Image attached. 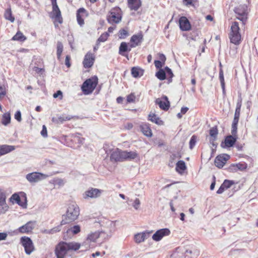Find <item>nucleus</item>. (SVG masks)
Instances as JSON below:
<instances>
[{
  "mask_svg": "<svg viewBox=\"0 0 258 258\" xmlns=\"http://www.w3.org/2000/svg\"><path fill=\"white\" fill-rule=\"evenodd\" d=\"M63 51V45L61 42H57V51L56 54L58 59H60L62 52Z\"/></svg>",
  "mask_w": 258,
  "mask_h": 258,
  "instance_id": "obj_44",
  "label": "nucleus"
},
{
  "mask_svg": "<svg viewBox=\"0 0 258 258\" xmlns=\"http://www.w3.org/2000/svg\"><path fill=\"white\" fill-rule=\"evenodd\" d=\"M140 128L141 131L145 136L147 137H151L152 136V132L149 124L147 123L142 122L140 124Z\"/></svg>",
  "mask_w": 258,
  "mask_h": 258,
  "instance_id": "obj_26",
  "label": "nucleus"
},
{
  "mask_svg": "<svg viewBox=\"0 0 258 258\" xmlns=\"http://www.w3.org/2000/svg\"><path fill=\"white\" fill-rule=\"evenodd\" d=\"M140 204H141V203H140L139 199L138 198H136L135 199V200L134 201V202L133 204V206L134 207V208L135 209L138 210L139 208Z\"/></svg>",
  "mask_w": 258,
  "mask_h": 258,
  "instance_id": "obj_55",
  "label": "nucleus"
},
{
  "mask_svg": "<svg viewBox=\"0 0 258 258\" xmlns=\"http://www.w3.org/2000/svg\"><path fill=\"white\" fill-rule=\"evenodd\" d=\"M109 36V35L108 32H104L102 33L97 40V42H98V44H100V42H104L106 41L107 40Z\"/></svg>",
  "mask_w": 258,
  "mask_h": 258,
  "instance_id": "obj_43",
  "label": "nucleus"
},
{
  "mask_svg": "<svg viewBox=\"0 0 258 258\" xmlns=\"http://www.w3.org/2000/svg\"><path fill=\"white\" fill-rule=\"evenodd\" d=\"M122 12L119 7L110 9L106 17L107 22L111 24L119 23L122 19Z\"/></svg>",
  "mask_w": 258,
  "mask_h": 258,
  "instance_id": "obj_3",
  "label": "nucleus"
},
{
  "mask_svg": "<svg viewBox=\"0 0 258 258\" xmlns=\"http://www.w3.org/2000/svg\"><path fill=\"white\" fill-rule=\"evenodd\" d=\"M229 170L231 172H236V171H238L237 167L236 166L235 164H233L231 165L230 166V167H229Z\"/></svg>",
  "mask_w": 258,
  "mask_h": 258,
  "instance_id": "obj_62",
  "label": "nucleus"
},
{
  "mask_svg": "<svg viewBox=\"0 0 258 258\" xmlns=\"http://www.w3.org/2000/svg\"><path fill=\"white\" fill-rule=\"evenodd\" d=\"M235 165L238 170L242 171L247 168V164L245 163H238Z\"/></svg>",
  "mask_w": 258,
  "mask_h": 258,
  "instance_id": "obj_51",
  "label": "nucleus"
},
{
  "mask_svg": "<svg viewBox=\"0 0 258 258\" xmlns=\"http://www.w3.org/2000/svg\"><path fill=\"white\" fill-rule=\"evenodd\" d=\"M230 156L226 154L217 156L215 159V165L219 168H221L229 159Z\"/></svg>",
  "mask_w": 258,
  "mask_h": 258,
  "instance_id": "obj_18",
  "label": "nucleus"
},
{
  "mask_svg": "<svg viewBox=\"0 0 258 258\" xmlns=\"http://www.w3.org/2000/svg\"><path fill=\"white\" fill-rule=\"evenodd\" d=\"M128 7L131 10L137 11L142 6L141 0H127Z\"/></svg>",
  "mask_w": 258,
  "mask_h": 258,
  "instance_id": "obj_27",
  "label": "nucleus"
},
{
  "mask_svg": "<svg viewBox=\"0 0 258 258\" xmlns=\"http://www.w3.org/2000/svg\"><path fill=\"white\" fill-rule=\"evenodd\" d=\"M102 192V190L98 188H91L86 190L83 195L85 199L89 198H97L99 197Z\"/></svg>",
  "mask_w": 258,
  "mask_h": 258,
  "instance_id": "obj_14",
  "label": "nucleus"
},
{
  "mask_svg": "<svg viewBox=\"0 0 258 258\" xmlns=\"http://www.w3.org/2000/svg\"><path fill=\"white\" fill-rule=\"evenodd\" d=\"M36 225V221H30L25 225L19 228V231L22 233H28L31 232L34 228Z\"/></svg>",
  "mask_w": 258,
  "mask_h": 258,
  "instance_id": "obj_19",
  "label": "nucleus"
},
{
  "mask_svg": "<svg viewBox=\"0 0 258 258\" xmlns=\"http://www.w3.org/2000/svg\"><path fill=\"white\" fill-rule=\"evenodd\" d=\"M110 159L111 161H123L124 159V151H122L118 149L114 151L110 155Z\"/></svg>",
  "mask_w": 258,
  "mask_h": 258,
  "instance_id": "obj_20",
  "label": "nucleus"
},
{
  "mask_svg": "<svg viewBox=\"0 0 258 258\" xmlns=\"http://www.w3.org/2000/svg\"><path fill=\"white\" fill-rule=\"evenodd\" d=\"M148 119L153 122L161 125L163 124V121L160 118L157 117L156 114H149L148 115Z\"/></svg>",
  "mask_w": 258,
  "mask_h": 258,
  "instance_id": "obj_39",
  "label": "nucleus"
},
{
  "mask_svg": "<svg viewBox=\"0 0 258 258\" xmlns=\"http://www.w3.org/2000/svg\"><path fill=\"white\" fill-rule=\"evenodd\" d=\"M100 233L98 231H95L94 232H92L90 233L86 240V242L87 243L89 242H94L99 237Z\"/></svg>",
  "mask_w": 258,
  "mask_h": 258,
  "instance_id": "obj_35",
  "label": "nucleus"
},
{
  "mask_svg": "<svg viewBox=\"0 0 258 258\" xmlns=\"http://www.w3.org/2000/svg\"><path fill=\"white\" fill-rule=\"evenodd\" d=\"M212 178L213 181L210 185V189L212 190L214 189L216 184V177L214 175H213Z\"/></svg>",
  "mask_w": 258,
  "mask_h": 258,
  "instance_id": "obj_64",
  "label": "nucleus"
},
{
  "mask_svg": "<svg viewBox=\"0 0 258 258\" xmlns=\"http://www.w3.org/2000/svg\"><path fill=\"white\" fill-rule=\"evenodd\" d=\"M21 194L23 195L21 198L18 194L14 193L9 199V201L13 204L16 203L22 208H26L27 207V198L26 194L23 192H21Z\"/></svg>",
  "mask_w": 258,
  "mask_h": 258,
  "instance_id": "obj_9",
  "label": "nucleus"
},
{
  "mask_svg": "<svg viewBox=\"0 0 258 258\" xmlns=\"http://www.w3.org/2000/svg\"><path fill=\"white\" fill-rule=\"evenodd\" d=\"M88 16V13L83 8H80L77 12V20L80 26L84 25V20Z\"/></svg>",
  "mask_w": 258,
  "mask_h": 258,
  "instance_id": "obj_15",
  "label": "nucleus"
},
{
  "mask_svg": "<svg viewBox=\"0 0 258 258\" xmlns=\"http://www.w3.org/2000/svg\"><path fill=\"white\" fill-rule=\"evenodd\" d=\"M237 124H232L231 134L234 136H236Z\"/></svg>",
  "mask_w": 258,
  "mask_h": 258,
  "instance_id": "obj_58",
  "label": "nucleus"
},
{
  "mask_svg": "<svg viewBox=\"0 0 258 258\" xmlns=\"http://www.w3.org/2000/svg\"><path fill=\"white\" fill-rule=\"evenodd\" d=\"M131 74L133 77H141L144 74V70L139 67H133L131 69Z\"/></svg>",
  "mask_w": 258,
  "mask_h": 258,
  "instance_id": "obj_34",
  "label": "nucleus"
},
{
  "mask_svg": "<svg viewBox=\"0 0 258 258\" xmlns=\"http://www.w3.org/2000/svg\"><path fill=\"white\" fill-rule=\"evenodd\" d=\"M80 214V209L76 204H72L69 205L66 214L63 215V219L61 221V225L71 222L76 220Z\"/></svg>",
  "mask_w": 258,
  "mask_h": 258,
  "instance_id": "obj_2",
  "label": "nucleus"
},
{
  "mask_svg": "<svg viewBox=\"0 0 258 258\" xmlns=\"http://www.w3.org/2000/svg\"><path fill=\"white\" fill-rule=\"evenodd\" d=\"M156 103L159 105L160 108L164 111H167L170 106V103L167 99V97L157 99L156 101Z\"/></svg>",
  "mask_w": 258,
  "mask_h": 258,
  "instance_id": "obj_24",
  "label": "nucleus"
},
{
  "mask_svg": "<svg viewBox=\"0 0 258 258\" xmlns=\"http://www.w3.org/2000/svg\"><path fill=\"white\" fill-rule=\"evenodd\" d=\"M95 55L90 52H88L84 56L83 61V64L85 68L89 69L91 68L95 61Z\"/></svg>",
  "mask_w": 258,
  "mask_h": 258,
  "instance_id": "obj_13",
  "label": "nucleus"
},
{
  "mask_svg": "<svg viewBox=\"0 0 258 258\" xmlns=\"http://www.w3.org/2000/svg\"><path fill=\"white\" fill-rule=\"evenodd\" d=\"M130 46V43H127L125 42H122L119 47V51L118 53L120 55L127 57V54H126L127 52H130L132 48Z\"/></svg>",
  "mask_w": 258,
  "mask_h": 258,
  "instance_id": "obj_23",
  "label": "nucleus"
},
{
  "mask_svg": "<svg viewBox=\"0 0 258 258\" xmlns=\"http://www.w3.org/2000/svg\"><path fill=\"white\" fill-rule=\"evenodd\" d=\"M239 31L240 28L238 22H233L231 26L229 38L230 42L235 45L239 44L241 40V35Z\"/></svg>",
  "mask_w": 258,
  "mask_h": 258,
  "instance_id": "obj_5",
  "label": "nucleus"
},
{
  "mask_svg": "<svg viewBox=\"0 0 258 258\" xmlns=\"http://www.w3.org/2000/svg\"><path fill=\"white\" fill-rule=\"evenodd\" d=\"M196 141H197L196 136L195 135L192 136L191 137V138H190V140L189 141V143L190 149H191L194 148V147L196 145Z\"/></svg>",
  "mask_w": 258,
  "mask_h": 258,
  "instance_id": "obj_52",
  "label": "nucleus"
},
{
  "mask_svg": "<svg viewBox=\"0 0 258 258\" xmlns=\"http://www.w3.org/2000/svg\"><path fill=\"white\" fill-rule=\"evenodd\" d=\"M220 69H219V80L221 83V87L223 90V93H225V80H224V72L222 69V66L221 64V63H220L219 64Z\"/></svg>",
  "mask_w": 258,
  "mask_h": 258,
  "instance_id": "obj_33",
  "label": "nucleus"
},
{
  "mask_svg": "<svg viewBox=\"0 0 258 258\" xmlns=\"http://www.w3.org/2000/svg\"><path fill=\"white\" fill-rule=\"evenodd\" d=\"M237 140V136H234L232 135H229L227 136L224 141L225 146L226 147H231L235 143Z\"/></svg>",
  "mask_w": 258,
  "mask_h": 258,
  "instance_id": "obj_30",
  "label": "nucleus"
},
{
  "mask_svg": "<svg viewBox=\"0 0 258 258\" xmlns=\"http://www.w3.org/2000/svg\"><path fill=\"white\" fill-rule=\"evenodd\" d=\"M181 156L179 153H173L171 155L170 157V162L172 164L174 163V161L176 160V159L180 158Z\"/></svg>",
  "mask_w": 258,
  "mask_h": 258,
  "instance_id": "obj_49",
  "label": "nucleus"
},
{
  "mask_svg": "<svg viewBox=\"0 0 258 258\" xmlns=\"http://www.w3.org/2000/svg\"><path fill=\"white\" fill-rule=\"evenodd\" d=\"M40 133L43 137L46 138L47 137V128L45 125L42 126V129Z\"/></svg>",
  "mask_w": 258,
  "mask_h": 258,
  "instance_id": "obj_57",
  "label": "nucleus"
},
{
  "mask_svg": "<svg viewBox=\"0 0 258 258\" xmlns=\"http://www.w3.org/2000/svg\"><path fill=\"white\" fill-rule=\"evenodd\" d=\"M176 170L180 174H182L186 169L185 162L182 160H180L176 163Z\"/></svg>",
  "mask_w": 258,
  "mask_h": 258,
  "instance_id": "obj_36",
  "label": "nucleus"
},
{
  "mask_svg": "<svg viewBox=\"0 0 258 258\" xmlns=\"http://www.w3.org/2000/svg\"><path fill=\"white\" fill-rule=\"evenodd\" d=\"M185 258H197L200 254L199 251L196 248L184 249Z\"/></svg>",
  "mask_w": 258,
  "mask_h": 258,
  "instance_id": "obj_28",
  "label": "nucleus"
},
{
  "mask_svg": "<svg viewBox=\"0 0 258 258\" xmlns=\"http://www.w3.org/2000/svg\"><path fill=\"white\" fill-rule=\"evenodd\" d=\"M128 35L127 30L122 29H120L118 33V37L120 39H124Z\"/></svg>",
  "mask_w": 258,
  "mask_h": 258,
  "instance_id": "obj_47",
  "label": "nucleus"
},
{
  "mask_svg": "<svg viewBox=\"0 0 258 258\" xmlns=\"http://www.w3.org/2000/svg\"><path fill=\"white\" fill-rule=\"evenodd\" d=\"M71 56L70 55H67L65 59V64L68 68L71 67Z\"/></svg>",
  "mask_w": 258,
  "mask_h": 258,
  "instance_id": "obj_59",
  "label": "nucleus"
},
{
  "mask_svg": "<svg viewBox=\"0 0 258 258\" xmlns=\"http://www.w3.org/2000/svg\"><path fill=\"white\" fill-rule=\"evenodd\" d=\"M52 4V10L50 14V17L53 20L55 26H58V24H61L63 19L61 15V12L57 4L56 0H50Z\"/></svg>",
  "mask_w": 258,
  "mask_h": 258,
  "instance_id": "obj_6",
  "label": "nucleus"
},
{
  "mask_svg": "<svg viewBox=\"0 0 258 258\" xmlns=\"http://www.w3.org/2000/svg\"><path fill=\"white\" fill-rule=\"evenodd\" d=\"M47 176L39 172H32L27 174L26 178L30 182H36Z\"/></svg>",
  "mask_w": 258,
  "mask_h": 258,
  "instance_id": "obj_16",
  "label": "nucleus"
},
{
  "mask_svg": "<svg viewBox=\"0 0 258 258\" xmlns=\"http://www.w3.org/2000/svg\"><path fill=\"white\" fill-rule=\"evenodd\" d=\"M144 41V35L142 32L133 35L130 39V46L133 48L140 46Z\"/></svg>",
  "mask_w": 258,
  "mask_h": 258,
  "instance_id": "obj_11",
  "label": "nucleus"
},
{
  "mask_svg": "<svg viewBox=\"0 0 258 258\" xmlns=\"http://www.w3.org/2000/svg\"><path fill=\"white\" fill-rule=\"evenodd\" d=\"M234 184V181L233 180H229L225 179L222 183L223 186L225 189L230 188L233 184Z\"/></svg>",
  "mask_w": 258,
  "mask_h": 258,
  "instance_id": "obj_48",
  "label": "nucleus"
},
{
  "mask_svg": "<svg viewBox=\"0 0 258 258\" xmlns=\"http://www.w3.org/2000/svg\"><path fill=\"white\" fill-rule=\"evenodd\" d=\"M136 100V96L135 93H131L126 96V103H135Z\"/></svg>",
  "mask_w": 258,
  "mask_h": 258,
  "instance_id": "obj_41",
  "label": "nucleus"
},
{
  "mask_svg": "<svg viewBox=\"0 0 258 258\" xmlns=\"http://www.w3.org/2000/svg\"><path fill=\"white\" fill-rule=\"evenodd\" d=\"M165 70L166 76H167V77L169 79V81H170V80L173 77V74L172 73V72L171 70L167 67H166L165 68Z\"/></svg>",
  "mask_w": 258,
  "mask_h": 258,
  "instance_id": "obj_50",
  "label": "nucleus"
},
{
  "mask_svg": "<svg viewBox=\"0 0 258 258\" xmlns=\"http://www.w3.org/2000/svg\"><path fill=\"white\" fill-rule=\"evenodd\" d=\"M62 225H61V223L60 224V225H58L55 227H54L53 228L50 229V230H49V231L48 232V233H49V234H53L54 233H56L57 232H59L61 230V227Z\"/></svg>",
  "mask_w": 258,
  "mask_h": 258,
  "instance_id": "obj_53",
  "label": "nucleus"
},
{
  "mask_svg": "<svg viewBox=\"0 0 258 258\" xmlns=\"http://www.w3.org/2000/svg\"><path fill=\"white\" fill-rule=\"evenodd\" d=\"M158 56L160 59V61H161L163 62V63H165V62L166 61V58L164 54L162 53H159Z\"/></svg>",
  "mask_w": 258,
  "mask_h": 258,
  "instance_id": "obj_63",
  "label": "nucleus"
},
{
  "mask_svg": "<svg viewBox=\"0 0 258 258\" xmlns=\"http://www.w3.org/2000/svg\"><path fill=\"white\" fill-rule=\"evenodd\" d=\"M11 114H4L2 119V123L5 125H7L11 121Z\"/></svg>",
  "mask_w": 258,
  "mask_h": 258,
  "instance_id": "obj_42",
  "label": "nucleus"
},
{
  "mask_svg": "<svg viewBox=\"0 0 258 258\" xmlns=\"http://www.w3.org/2000/svg\"><path fill=\"white\" fill-rule=\"evenodd\" d=\"M153 231H146L142 233H139L135 235L134 239L137 243H141L143 242L145 239L149 238L150 234L152 233Z\"/></svg>",
  "mask_w": 258,
  "mask_h": 258,
  "instance_id": "obj_22",
  "label": "nucleus"
},
{
  "mask_svg": "<svg viewBox=\"0 0 258 258\" xmlns=\"http://www.w3.org/2000/svg\"><path fill=\"white\" fill-rule=\"evenodd\" d=\"M80 247L81 244L78 242L60 241L55 246V254L57 258H66L69 250L76 251Z\"/></svg>",
  "mask_w": 258,
  "mask_h": 258,
  "instance_id": "obj_1",
  "label": "nucleus"
},
{
  "mask_svg": "<svg viewBox=\"0 0 258 258\" xmlns=\"http://www.w3.org/2000/svg\"><path fill=\"white\" fill-rule=\"evenodd\" d=\"M53 96L55 98L59 97V98L61 99L62 98V93L61 91L58 90L56 93L53 94Z\"/></svg>",
  "mask_w": 258,
  "mask_h": 258,
  "instance_id": "obj_60",
  "label": "nucleus"
},
{
  "mask_svg": "<svg viewBox=\"0 0 258 258\" xmlns=\"http://www.w3.org/2000/svg\"><path fill=\"white\" fill-rule=\"evenodd\" d=\"M170 231L168 228H163L157 230L152 236V239L156 241H160L164 236L170 234Z\"/></svg>",
  "mask_w": 258,
  "mask_h": 258,
  "instance_id": "obj_17",
  "label": "nucleus"
},
{
  "mask_svg": "<svg viewBox=\"0 0 258 258\" xmlns=\"http://www.w3.org/2000/svg\"><path fill=\"white\" fill-rule=\"evenodd\" d=\"M98 83V78L96 76L87 79L82 84L81 89L85 95L91 94Z\"/></svg>",
  "mask_w": 258,
  "mask_h": 258,
  "instance_id": "obj_4",
  "label": "nucleus"
},
{
  "mask_svg": "<svg viewBox=\"0 0 258 258\" xmlns=\"http://www.w3.org/2000/svg\"><path fill=\"white\" fill-rule=\"evenodd\" d=\"M21 242L24 247L26 253L30 254L34 249L32 240L28 237L24 236L21 237Z\"/></svg>",
  "mask_w": 258,
  "mask_h": 258,
  "instance_id": "obj_10",
  "label": "nucleus"
},
{
  "mask_svg": "<svg viewBox=\"0 0 258 258\" xmlns=\"http://www.w3.org/2000/svg\"><path fill=\"white\" fill-rule=\"evenodd\" d=\"M170 258H185L184 249L178 247L172 252Z\"/></svg>",
  "mask_w": 258,
  "mask_h": 258,
  "instance_id": "obj_31",
  "label": "nucleus"
},
{
  "mask_svg": "<svg viewBox=\"0 0 258 258\" xmlns=\"http://www.w3.org/2000/svg\"><path fill=\"white\" fill-rule=\"evenodd\" d=\"M66 115V114H62L59 116L53 117L52 121L56 123H62L64 121L70 120L72 117V116Z\"/></svg>",
  "mask_w": 258,
  "mask_h": 258,
  "instance_id": "obj_29",
  "label": "nucleus"
},
{
  "mask_svg": "<svg viewBox=\"0 0 258 258\" xmlns=\"http://www.w3.org/2000/svg\"><path fill=\"white\" fill-rule=\"evenodd\" d=\"M68 231L73 234H77L79 233L81 231V227L79 225H74L73 227H71Z\"/></svg>",
  "mask_w": 258,
  "mask_h": 258,
  "instance_id": "obj_46",
  "label": "nucleus"
},
{
  "mask_svg": "<svg viewBox=\"0 0 258 258\" xmlns=\"http://www.w3.org/2000/svg\"><path fill=\"white\" fill-rule=\"evenodd\" d=\"M156 76L160 80H165L166 79L165 71L163 69H160L159 71L156 73Z\"/></svg>",
  "mask_w": 258,
  "mask_h": 258,
  "instance_id": "obj_45",
  "label": "nucleus"
},
{
  "mask_svg": "<svg viewBox=\"0 0 258 258\" xmlns=\"http://www.w3.org/2000/svg\"><path fill=\"white\" fill-rule=\"evenodd\" d=\"M218 131L217 126L212 127L209 131V134L210 136V143L213 146L216 147L217 144L215 143V141L217 139Z\"/></svg>",
  "mask_w": 258,
  "mask_h": 258,
  "instance_id": "obj_25",
  "label": "nucleus"
},
{
  "mask_svg": "<svg viewBox=\"0 0 258 258\" xmlns=\"http://www.w3.org/2000/svg\"><path fill=\"white\" fill-rule=\"evenodd\" d=\"M241 105H242V99L240 98L238 100V102L237 103L235 113H240Z\"/></svg>",
  "mask_w": 258,
  "mask_h": 258,
  "instance_id": "obj_54",
  "label": "nucleus"
},
{
  "mask_svg": "<svg viewBox=\"0 0 258 258\" xmlns=\"http://www.w3.org/2000/svg\"><path fill=\"white\" fill-rule=\"evenodd\" d=\"M4 17L6 20H9L11 22H14L15 18L12 15L11 9L10 8L7 9L5 12Z\"/></svg>",
  "mask_w": 258,
  "mask_h": 258,
  "instance_id": "obj_40",
  "label": "nucleus"
},
{
  "mask_svg": "<svg viewBox=\"0 0 258 258\" xmlns=\"http://www.w3.org/2000/svg\"><path fill=\"white\" fill-rule=\"evenodd\" d=\"M240 116V114H234V117L232 122V124H237Z\"/></svg>",
  "mask_w": 258,
  "mask_h": 258,
  "instance_id": "obj_61",
  "label": "nucleus"
},
{
  "mask_svg": "<svg viewBox=\"0 0 258 258\" xmlns=\"http://www.w3.org/2000/svg\"><path fill=\"white\" fill-rule=\"evenodd\" d=\"M179 24L182 31H188L191 29L190 22L186 17L182 16L179 18Z\"/></svg>",
  "mask_w": 258,
  "mask_h": 258,
  "instance_id": "obj_21",
  "label": "nucleus"
},
{
  "mask_svg": "<svg viewBox=\"0 0 258 258\" xmlns=\"http://www.w3.org/2000/svg\"><path fill=\"white\" fill-rule=\"evenodd\" d=\"M26 40V37L25 36L22 32L18 31L16 34L12 38V40L19 41L23 42Z\"/></svg>",
  "mask_w": 258,
  "mask_h": 258,
  "instance_id": "obj_38",
  "label": "nucleus"
},
{
  "mask_svg": "<svg viewBox=\"0 0 258 258\" xmlns=\"http://www.w3.org/2000/svg\"><path fill=\"white\" fill-rule=\"evenodd\" d=\"M15 147L12 145H3L0 146V154L5 155L14 151Z\"/></svg>",
  "mask_w": 258,
  "mask_h": 258,
  "instance_id": "obj_32",
  "label": "nucleus"
},
{
  "mask_svg": "<svg viewBox=\"0 0 258 258\" xmlns=\"http://www.w3.org/2000/svg\"><path fill=\"white\" fill-rule=\"evenodd\" d=\"M6 192L0 189V213L1 214H5L9 209L6 203Z\"/></svg>",
  "mask_w": 258,
  "mask_h": 258,
  "instance_id": "obj_12",
  "label": "nucleus"
},
{
  "mask_svg": "<svg viewBox=\"0 0 258 258\" xmlns=\"http://www.w3.org/2000/svg\"><path fill=\"white\" fill-rule=\"evenodd\" d=\"M138 154L136 152H127L124 151V159L126 160H133L137 158Z\"/></svg>",
  "mask_w": 258,
  "mask_h": 258,
  "instance_id": "obj_37",
  "label": "nucleus"
},
{
  "mask_svg": "<svg viewBox=\"0 0 258 258\" xmlns=\"http://www.w3.org/2000/svg\"><path fill=\"white\" fill-rule=\"evenodd\" d=\"M234 12L236 15V18L244 24L247 20L248 13L247 7L244 5H239L235 8Z\"/></svg>",
  "mask_w": 258,
  "mask_h": 258,
  "instance_id": "obj_8",
  "label": "nucleus"
},
{
  "mask_svg": "<svg viewBox=\"0 0 258 258\" xmlns=\"http://www.w3.org/2000/svg\"><path fill=\"white\" fill-rule=\"evenodd\" d=\"M66 140L67 146L74 149H77L83 144L84 139L81 137L80 134L76 133L68 137Z\"/></svg>",
  "mask_w": 258,
  "mask_h": 258,
  "instance_id": "obj_7",
  "label": "nucleus"
},
{
  "mask_svg": "<svg viewBox=\"0 0 258 258\" xmlns=\"http://www.w3.org/2000/svg\"><path fill=\"white\" fill-rule=\"evenodd\" d=\"M154 64L155 66V67L157 69H160L163 67V66L164 64V63H163V62L160 60H156L154 61Z\"/></svg>",
  "mask_w": 258,
  "mask_h": 258,
  "instance_id": "obj_56",
  "label": "nucleus"
}]
</instances>
